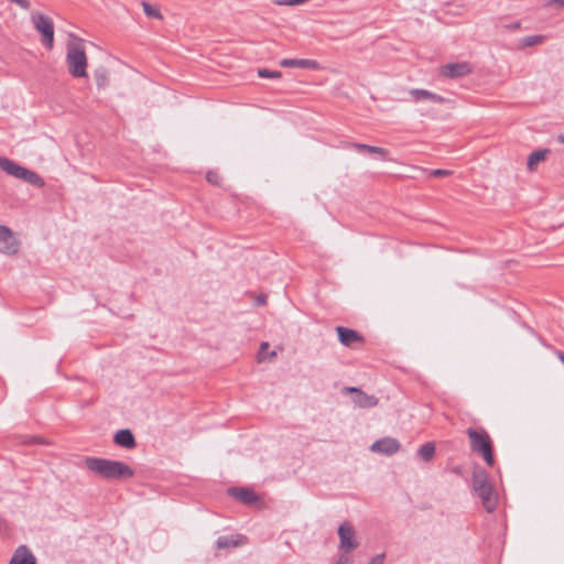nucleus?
<instances>
[{
	"label": "nucleus",
	"instance_id": "obj_23",
	"mask_svg": "<svg viewBox=\"0 0 564 564\" xmlns=\"http://www.w3.org/2000/svg\"><path fill=\"white\" fill-rule=\"evenodd\" d=\"M141 4H142L144 13L149 18H153V19H158V20H161L163 18V15L158 7H154L147 1H142Z\"/></svg>",
	"mask_w": 564,
	"mask_h": 564
},
{
	"label": "nucleus",
	"instance_id": "obj_5",
	"mask_svg": "<svg viewBox=\"0 0 564 564\" xmlns=\"http://www.w3.org/2000/svg\"><path fill=\"white\" fill-rule=\"evenodd\" d=\"M31 19L35 30L43 35V44L51 50L54 43L53 21L47 15L39 12L32 13Z\"/></svg>",
	"mask_w": 564,
	"mask_h": 564
},
{
	"label": "nucleus",
	"instance_id": "obj_31",
	"mask_svg": "<svg viewBox=\"0 0 564 564\" xmlns=\"http://www.w3.org/2000/svg\"><path fill=\"white\" fill-rule=\"evenodd\" d=\"M547 6L564 7V0H549Z\"/></svg>",
	"mask_w": 564,
	"mask_h": 564
},
{
	"label": "nucleus",
	"instance_id": "obj_10",
	"mask_svg": "<svg viewBox=\"0 0 564 564\" xmlns=\"http://www.w3.org/2000/svg\"><path fill=\"white\" fill-rule=\"evenodd\" d=\"M370 449L382 455H392L400 449V443L392 437H383L376 441Z\"/></svg>",
	"mask_w": 564,
	"mask_h": 564
},
{
	"label": "nucleus",
	"instance_id": "obj_34",
	"mask_svg": "<svg viewBox=\"0 0 564 564\" xmlns=\"http://www.w3.org/2000/svg\"><path fill=\"white\" fill-rule=\"evenodd\" d=\"M258 303L259 304H264L265 303V297L264 296L259 297Z\"/></svg>",
	"mask_w": 564,
	"mask_h": 564
},
{
	"label": "nucleus",
	"instance_id": "obj_22",
	"mask_svg": "<svg viewBox=\"0 0 564 564\" xmlns=\"http://www.w3.org/2000/svg\"><path fill=\"white\" fill-rule=\"evenodd\" d=\"M21 180L39 187H42L44 185L43 178L35 172L28 169H25Z\"/></svg>",
	"mask_w": 564,
	"mask_h": 564
},
{
	"label": "nucleus",
	"instance_id": "obj_19",
	"mask_svg": "<svg viewBox=\"0 0 564 564\" xmlns=\"http://www.w3.org/2000/svg\"><path fill=\"white\" fill-rule=\"evenodd\" d=\"M549 150L547 149H543V150H538V151H534L532 152L529 156H528V161H527V165H528V169L530 171H533L535 169V166L543 160H545V156L547 154Z\"/></svg>",
	"mask_w": 564,
	"mask_h": 564
},
{
	"label": "nucleus",
	"instance_id": "obj_21",
	"mask_svg": "<svg viewBox=\"0 0 564 564\" xmlns=\"http://www.w3.org/2000/svg\"><path fill=\"white\" fill-rule=\"evenodd\" d=\"M435 454V446L433 443L429 442V443H425L424 445H422L419 449H417V456L424 460V462H429L433 458Z\"/></svg>",
	"mask_w": 564,
	"mask_h": 564
},
{
	"label": "nucleus",
	"instance_id": "obj_36",
	"mask_svg": "<svg viewBox=\"0 0 564 564\" xmlns=\"http://www.w3.org/2000/svg\"><path fill=\"white\" fill-rule=\"evenodd\" d=\"M558 358H560V360L564 364V354H563V352H560V354H558Z\"/></svg>",
	"mask_w": 564,
	"mask_h": 564
},
{
	"label": "nucleus",
	"instance_id": "obj_35",
	"mask_svg": "<svg viewBox=\"0 0 564 564\" xmlns=\"http://www.w3.org/2000/svg\"><path fill=\"white\" fill-rule=\"evenodd\" d=\"M557 140L561 142V143H564V134H560L557 137Z\"/></svg>",
	"mask_w": 564,
	"mask_h": 564
},
{
	"label": "nucleus",
	"instance_id": "obj_13",
	"mask_svg": "<svg viewBox=\"0 0 564 564\" xmlns=\"http://www.w3.org/2000/svg\"><path fill=\"white\" fill-rule=\"evenodd\" d=\"M280 65L282 67H299L310 69L319 68V64L316 61L307 58H283L280 61Z\"/></svg>",
	"mask_w": 564,
	"mask_h": 564
},
{
	"label": "nucleus",
	"instance_id": "obj_6",
	"mask_svg": "<svg viewBox=\"0 0 564 564\" xmlns=\"http://www.w3.org/2000/svg\"><path fill=\"white\" fill-rule=\"evenodd\" d=\"M339 545L338 549L344 554L350 553L352 550L359 546V542L356 538V531L351 523L344 522L338 528Z\"/></svg>",
	"mask_w": 564,
	"mask_h": 564
},
{
	"label": "nucleus",
	"instance_id": "obj_3",
	"mask_svg": "<svg viewBox=\"0 0 564 564\" xmlns=\"http://www.w3.org/2000/svg\"><path fill=\"white\" fill-rule=\"evenodd\" d=\"M473 490L481 500L482 507L491 513L497 507V494L489 480L488 473L482 468H475L473 473Z\"/></svg>",
	"mask_w": 564,
	"mask_h": 564
},
{
	"label": "nucleus",
	"instance_id": "obj_26",
	"mask_svg": "<svg viewBox=\"0 0 564 564\" xmlns=\"http://www.w3.org/2000/svg\"><path fill=\"white\" fill-rule=\"evenodd\" d=\"M258 75L262 78H280L282 76L281 72L279 70H270L267 68H262L258 70Z\"/></svg>",
	"mask_w": 564,
	"mask_h": 564
},
{
	"label": "nucleus",
	"instance_id": "obj_16",
	"mask_svg": "<svg viewBox=\"0 0 564 564\" xmlns=\"http://www.w3.org/2000/svg\"><path fill=\"white\" fill-rule=\"evenodd\" d=\"M0 169L7 172L9 175L14 176L19 180L22 178L23 173L25 171V167L3 156H0Z\"/></svg>",
	"mask_w": 564,
	"mask_h": 564
},
{
	"label": "nucleus",
	"instance_id": "obj_37",
	"mask_svg": "<svg viewBox=\"0 0 564 564\" xmlns=\"http://www.w3.org/2000/svg\"><path fill=\"white\" fill-rule=\"evenodd\" d=\"M275 355H276V354H275V351H271V352H270V357H271V358H272V357H274Z\"/></svg>",
	"mask_w": 564,
	"mask_h": 564
},
{
	"label": "nucleus",
	"instance_id": "obj_20",
	"mask_svg": "<svg viewBox=\"0 0 564 564\" xmlns=\"http://www.w3.org/2000/svg\"><path fill=\"white\" fill-rule=\"evenodd\" d=\"M351 147L358 151H365L371 154H379L382 158H386L388 154V150L375 145H368L364 143H352Z\"/></svg>",
	"mask_w": 564,
	"mask_h": 564
},
{
	"label": "nucleus",
	"instance_id": "obj_17",
	"mask_svg": "<svg viewBox=\"0 0 564 564\" xmlns=\"http://www.w3.org/2000/svg\"><path fill=\"white\" fill-rule=\"evenodd\" d=\"M115 443L124 448H133L135 446V440L132 432L128 429L120 430L115 434Z\"/></svg>",
	"mask_w": 564,
	"mask_h": 564
},
{
	"label": "nucleus",
	"instance_id": "obj_15",
	"mask_svg": "<svg viewBox=\"0 0 564 564\" xmlns=\"http://www.w3.org/2000/svg\"><path fill=\"white\" fill-rule=\"evenodd\" d=\"M228 492L246 505H252L258 501L256 492L248 488H229Z\"/></svg>",
	"mask_w": 564,
	"mask_h": 564
},
{
	"label": "nucleus",
	"instance_id": "obj_12",
	"mask_svg": "<svg viewBox=\"0 0 564 564\" xmlns=\"http://www.w3.org/2000/svg\"><path fill=\"white\" fill-rule=\"evenodd\" d=\"M9 564H36V558L25 545H21L14 551Z\"/></svg>",
	"mask_w": 564,
	"mask_h": 564
},
{
	"label": "nucleus",
	"instance_id": "obj_32",
	"mask_svg": "<svg viewBox=\"0 0 564 564\" xmlns=\"http://www.w3.org/2000/svg\"><path fill=\"white\" fill-rule=\"evenodd\" d=\"M520 25H521L520 22H514V23H512L510 25H507V28L510 29V30H517V29L520 28Z\"/></svg>",
	"mask_w": 564,
	"mask_h": 564
},
{
	"label": "nucleus",
	"instance_id": "obj_30",
	"mask_svg": "<svg viewBox=\"0 0 564 564\" xmlns=\"http://www.w3.org/2000/svg\"><path fill=\"white\" fill-rule=\"evenodd\" d=\"M334 564H351L350 558L347 554L340 555Z\"/></svg>",
	"mask_w": 564,
	"mask_h": 564
},
{
	"label": "nucleus",
	"instance_id": "obj_29",
	"mask_svg": "<svg viewBox=\"0 0 564 564\" xmlns=\"http://www.w3.org/2000/svg\"><path fill=\"white\" fill-rule=\"evenodd\" d=\"M383 561H384V553H381V554L373 556L370 560L369 564H383Z\"/></svg>",
	"mask_w": 564,
	"mask_h": 564
},
{
	"label": "nucleus",
	"instance_id": "obj_27",
	"mask_svg": "<svg viewBox=\"0 0 564 564\" xmlns=\"http://www.w3.org/2000/svg\"><path fill=\"white\" fill-rule=\"evenodd\" d=\"M206 180L210 183V184H214V185H218L219 184V181H220V176L217 172H214V171H209L207 172L206 174Z\"/></svg>",
	"mask_w": 564,
	"mask_h": 564
},
{
	"label": "nucleus",
	"instance_id": "obj_4",
	"mask_svg": "<svg viewBox=\"0 0 564 564\" xmlns=\"http://www.w3.org/2000/svg\"><path fill=\"white\" fill-rule=\"evenodd\" d=\"M467 435L470 441L471 449L481 455L485 462L489 465H494V453H492V444L489 434L484 430H475L469 427L467 430Z\"/></svg>",
	"mask_w": 564,
	"mask_h": 564
},
{
	"label": "nucleus",
	"instance_id": "obj_11",
	"mask_svg": "<svg viewBox=\"0 0 564 564\" xmlns=\"http://www.w3.org/2000/svg\"><path fill=\"white\" fill-rule=\"evenodd\" d=\"M347 390L354 394L352 402L359 408H372L376 406L378 403V399L375 395L366 394L358 388L350 387Z\"/></svg>",
	"mask_w": 564,
	"mask_h": 564
},
{
	"label": "nucleus",
	"instance_id": "obj_7",
	"mask_svg": "<svg viewBox=\"0 0 564 564\" xmlns=\"http://www.w3.org/2000/svg\"><path fill=\"white\" fill-rule=\"evenodd\" d=\"M19 248L20 242L13 231L7 226L0 225V252L12 256L18 253Z\"/></svg>",
	"mask_w": 564,
	"mask_h": 564
},
{
	"label": "nucleus",
	"instance_id": "obj_1",
	"mask_svg": "<svg viewBox=\"0 0 564 564\" xmlns=\"http://www.w3.org/2000/svg\"><path fill=\"white\" fill-rule=\"evenodd\" d=\"M84 463L89 471L106 480H124L134 475L133 469L120 460L86 457Z\"/></svg>",
	"mask_w": 564,
	"mask_h": 564
},
{
	"label": "nucleus",
	"instance_id": "obj_33",
	"mask_svg": "<svg viewBox=\"0 0 564 564\" xmlns=\"http://www.w3.org/2000/svg\"><path fill=\"white\" fill-rule=\"evenodd\" d=\"M269 347L268 343H262L260 346V354Z\"/></svg>",
	"mask_w": 564,
	"mask_h": 564
},
{
	"label": "nucleus",
	"instance_id": "obj_24",
	"mask_svg": "<svg viewBox=\"0 0 564 564\" xmlns=\"http://www.w3.org/2000/svg\"><path fill=\"white\" fill-rule=\"evenodd\" d=\"M96 84L99 88H104L108 84V72L106 68H99L95 73Z\"/></svg>",
	"mask_w": 564,
	"mask_h": 564
},
{
	"label": "nucleus",
	"instance_id": "obj_18",
	"mask_svg": "<svg viewBox=\"0 0 564 564\" xmlns=\"http://www.w3.org/2000/svg\"><path fill=\"white\" fill-rule=\"evenodd\" d=\"M245 543V538L239 536H219L216 541V545L218 549H227L230 546H239Z\"/></svg>",
	"mask_w": 564,
	"mask_h": 564
},
{
	"label": "nucleus",
	"instance_id": "obj_14",
	"mask_svg": "<svg viewBox=\"0 0 564 564\" xmlns=\"http://www.w3.org/2000/svg\"><path fill=\"white\" fill-rule=\"evenodd\" d=\"M414 101L430 100L435 104H443L445 98L426 89L414 88L409 91Z\"/></svg>",
	"mask_w": 564,
	"mask_h": 564
},
{
	"label": "nucleus",
	"instance_id": "obj_28",
	"mask_svg": "<svg viewBox=\"0 0 564 564\" xmlns=\"http://www.w3.org/2000/svg\"><path fill=\"white\" fill-rule=\"evenodd\" d=\"M449 174H451V171L442 170V169L433 170L430 172V175L434 176V177L447 176Z\"/></svg>",
	"mask_w": 564,
	"mask_h": 564
},
{
	"label": "nucleus",
	"instance_id": "obj_8",
	"mask_svg": "<svg viewBox=\"0 0 564 564\" xmlns=\"http://www.w3.org/2000/svg\"><path fill=\"white\" fill-rule=\"evenodd\" d=\"M471 72V67L467 62L449 63L440 68V74L447 78H459Z\"/></svg>",
	"mask_w": 564,
	"mask_h": 564
},
{
	"label": "nucleus",
	"instance_id": "obj_9",
	"mask_svg": "<svg viewBox=\"0 0 564 564\" xmlns=\"http://www.w3.org/2000/svg\"><path fill=\"white\" fill-rule=\"evenodd\" d=\"M336 332L338 334L339 341L346 347L352 348L355 345H361L364 343V337L354 329L337 326Z\"/></svg>",
	"mask_w": 564,
	"mask_h": 564
},
{
	"label": "nucleus",
	"instance_id": "obj_2",
	"mask_svg": "<svg viewBox=\"0 0 564 564\" xmlns=\"http://www.w3.org/2000/svg\"><path fill=\"white\" fill-rule=\"evenodd\" d=\"M66 48V64L69 74L75 78L86 77L87 56L83 40L74 34H69Z\"/></svg>",
	"mask_w": 564,
	"mask_h": 564
},
{
	"label": "nucleus",
	"instance_id": "obj_25",
	"mask_svg": "<svg viewBox=\"0 0 564 564\" xmlns=\"http://www.w3.org/2000/svg\"><path fill=\"white\" fill-rule=\"evenodd\" d=\"M543 41H544L543 35H530V36H525L522 40V43L524 46H534V45L541 44Z\"/></svg>",
	"mask_w": 564,
	"mask_h": 564
}]
</instances>
